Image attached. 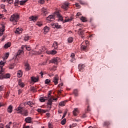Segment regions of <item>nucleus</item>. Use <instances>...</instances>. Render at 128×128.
<instances>
[{
  "instance_id": "obj_1",
  "label": "nucleus",
  "mask_w": 128,
  "mask_h": 128,
  "mask_svg": "<svg viewBox=\"0 0 128 128\" xmlns=\"http://www.w3.org/2000/svg\"><path fill=\"white\" fill-rule=\"evenodd\" d=\"M10 20V22H14L13 24L16 26V22H18V20H20V15L17 13L13 14L11 16Z\"/></svg>"
},
{
  "instance_id": "obj_2",
  "label": "nucleus",
  "mask_w": 128,
  "mask_h": 128,
  "mask_svg": "<svg viewBox=\"0 0 128 128\" xmlns=\"http://www.w3.org/2000/svg\"><path fill=\"white\" fill-rule=\"evenodd\" d=\"M60 62V58L58 57L54 58L50 60V62L54 64H58Z\"/></svg>"
},
{
  "instance_id": "obj_3",
  "label": "nucleus",
  "mask_w": 128,
  "mask_h": 128,
  "mask_svg": "<svg viewBox=\"0 0 128 128\" xmlns=\"http://www.w3.org/2000/svg\"><path fill=\"white\" fill-rule=\"evenodd\" d=\"M54 16L51 14L46 18V20L47 22H50L54 21Z\"/></svg>"
},
{
  "instance_id": "obj_4",
  "label": "nucleus",
  "mask_w": 128,
  "mask_h": 128,
  "mask_svg": "<svg viewBox=\"0 0 128 128\" xmlns=\"http://www.w3.org/2000/svg\"><path fill=\"white\" fill-rule=\"evenodd\" d=\"M55 14H56V16H57L58 18V20H60V22H62V20H64V19L62 18V15H60V12H54Z\"/></svg>"
},
{
  "instance_id": "obj_5",
  "label": "nucleus",
  "mask_w": 128,
  "mask_h": 128,
  "mask_svg": "<svg viewBox=\"0 0 128 128\" xmlns=\"http://www.w3.org/2000/svg\"><path fill=\"white\" fill-rule=\"evenodd\" d=\"M53 82H54V84L56 85L58 84V75H56L52 80Z\"/></svg>"
},
{
  "instance_id": "obj_6",
  "label": "nucleus",
  "mask_w": 128,
  "mask_h": 128,
  "mask_svg": "<svg viewBox=\"0 0 128 128\" xmlns=\"http://www.w3.org/2000/svg\"><path fill=\"white\" fill-rule=\"evenodd\" d=\"M48 102H54V100H58V98H54V96H50V93L48 94Z\"/></svg>"
},
{
  "instance_id": "obj_7",
  "label": "nucleus",
  "mask_w": 128,
  "mask_h": 128,
  "mask_svg": "<svg viewBox=\"0 0 128 128\" xmlns=\"http://www.w3.org/2000/svg\"><path fill=\"white\" fill-rule=\"evenodd\" d=\"M51 25L52 28H62V26L60 25H58V23H52Z\"/></svg>"
},
{
  "instance_id": "obj_8",
  "label": "nucleus",
  "mask_w": 128,
  "mask_h": 128,
  "mask_svg": "<svg viewBox=\"0 0 128 128\" xmlns=\"http://www.w3.org/2000/svg\"><path fill=\"white\" fill-rule=\"evenodd\" d=\"M18 60H15V62L13 64H10L9 65V68L10 70H12L14 68V66H16V64H18Z\"/></svg>"
},
{
  "instance_id": "obj_9",
  "label": "nucleus",
  "mask_w": 128,
  "mask_h": 128,
  "mask_svg": "<svg viewBox=\"0 0 128 128\" xmlns=\"http://www.w3.org/2000/svg\"><path fill=\"white\" fill-rule=\"evenodd\" d=\"M85 66H86L84 64H80L78 67L79 72H84V70Z\"/></svg>"
},
{
  "instance_id": "obj_10",
  "label": "nucleus",
  "mask_w": 128,
  "mask_h": 128,
  "mask_svg": "<svg viewBox=\"0 0 128 128\" xmlns=\"http://www.w3.org/2000/svg\"><path fill=\"white\" fill-rule=\"evenodd\" d=\"M20 114H22V116H28V110H22L20 112Z\"/></svg>"
},
{
  "instance_id": "obj_11",
  "label": "nucleus",
  "mask_w": 128,
  "mask_h": 128,
  "mask_svg": "<svg viewBox=\"0 0 128 128\" xmlns=\"http://www.w3.org/2000/svg\"><path fill=\"white\" fill-rule=\"evenodd\" d=\"M30 64L26 63L25 64V70H26V72H28L30 70Z\"/></svg>"
},
{
  "instance_id": "obj_12",
  "label": "nucleus",
  "mask_w": 128,
  "mask_h": 128,
  "mask_svg": "<svg viewBox=\"0 0 128 128\" xmlns=\"http://www.w3.org/2000/svg\"><path fill=\"white\" fill-rule=\"evenodd\" d=\"M6 60H1L0 62V68H1V70H2V68H4V64H6Z\"/></svg>"
},
{
  "instance_id": "obj_13",
  "label": "nucleus",
  "mask_w": 128,
  "mask_h": 128,
  "mask_svg": "<svg viewBox=\"0 0 128 128\" xmlns=\"http://www.w3.org/2000/svg\"><path fill=\"white\" fill-rule=\"evenodd\" d=\"M30 20H33V22H36L38 20V16H31L29 17Z\"/></svg>"
},
{
  "instance_id": "obj_14",
  "label": "nucleus",
  "mask_w": 128,
  "mask_h": 128,
  "mask_svg": "<svg viewBox=\"0 0 128 128\" xmlns=\"http://www.w3.org/2000/svg\"><path fill=\"white\" fill-rule=\"evenodd\" d=\"M42 12L46 16V14H48V10L46 8H42Z\"/></svg>"
},
{
  "instance_id": "obj_15",
  "label": "nucleus",
  "mask_w": 128,
  "mask_h": 128,
  "mask_svg": "<svg viewBox=\"0 0 128 128\" xmlns=\"http://www.w3.org/2000/svg\"><path fill=\"white\" fill-rule=\"evenodd\" d=\"M8 56H10V52H6L4 54V56H2V58L4 60H8Z\"/></svg>"
},
{
  "instance_id": "obj_16",
  "label": "nucleus",
  "mask_w": 128,
  "mask_h": 128,
  "mask_svg": "<svg viewBox=\"0 0 128 128\" xmlns=\"http://www.w3.org/2000/svg\"><path fill=\"white\" fill-rule=\"evenodd\" d=\"M43 31L44 34H46L50 32V28L48 26H45L43 29Z\"/></svg>"
},
{
  "instance_id": "obj_17",
  "label": "nucleus",
  "mask_w": 128,
  "mask_h": 128,
  "mask_svg": "<svg viewBox=\"0 0 128 128\" xmlns=\"http://www.w3.org/2000/svg\"><path fill=\"white\" fill-rule=\"evenodd\" d=\"M68 2H65L64 4L62 6V8H64V10H68Z\"/></svg>"
},
{
  "instance_id": "obj_18",
  "label": "nucleus",
  "mask_w": 128,
  "mask_h": 128,
  "mask_svg": "<svg viewBox=\"0 0 128 128\" xmlns=\"http://www.w3.org/2000/svg\"><path fill=\"white\" fill-rule=\"evenodd\" d=\"M10 46H12V43H10V42H8L4 45V48H10Z\"/></svg>"
},
{
  "instance_id": "obj_19",
  "label": "nucleus",
  "mask_w": 128,
  "mask_h": 128,
  "mask_svg": "<svg viewBox=\"0 0 128 128\" xmlns=\"http://www.w3.org/2000/svg\"><path fill=\"white\" fill-rule=\"evenodd\" d=\"M56 51L55 50H52L51 51H48L46 52L47 54H56Z\"/></svg>"
},
{
  "instance_id": "obj_20",
  "label": "nucleus",
  "mask_w": 128,
  "mask_h": 128,
  "mask_svg": "<svg viewBox=\"0 0 128 128\" xmlns=\"http://www.w3.org/2000/svg\"><path fill=\"white\" fill-rule=\"evenodd\" d=\"M17 76L18 78H22V71L19 70L17 72Z\"/></svg>"
},
{
  "instance_id": "obj_21",
  "label": "nucleus",
  "mask_w": 128,
  "mask_h": 128,
  "mask_svg": "<svg viewBox=\"0 0 128 128\" xmlns=\"http://www.w3.org/2000/svg\"><path fill=\"white\" fill-rule=\"evenodd\" d=\"M24 52L22 50H19L18 52V54L16 56H16H22L24 54Z\"/></svg>"
},
{
  "instance_id": "obj_22",
  "label": "nucleus",
  "mask_w": 128,
  "mask_h": 128,
  "mask_svg": "<svg viewBox=\"0 0 128 128\" xmlns=\"http://www.w3.org/2000/svg\"><path fill=\"white\" fill-rule=\"evenodd\" d=\"M48 100V98L47 97H40V101L41 102H46V100Z\"/></svg>"
},
{
  "instance_id": "obj_23",
  "label": "nucleus",
  "mask_w": 128,
  "mask_h": 128,
  "mask_svg": "<svg viewBox=\"0 0 128 128\" xmlns=\"http://www.w3.org/2000/svg\"><path fill=\"white\" fill-rule=\"evenodd\" d=\"M78 108H76L73 111V114L75 116H78Z\"/></svg>"
},
{
  "instance_id": "obj_24",
  "label": "nucleus",
  "mask_w": 128,
  "mask_h": 128,
  "mask_svg": "<svg viewBox=\"0 0 128 128\" xmlns=\"http://www.w3.org/2000/svg\"><path fill=\"white\" fill-rule=\"evenodd\" d=\"M4 26H2V28H0V36H2L4 34Z\"/></svg>"
},
{
  "instance_id": "obj_25",
  "label": "nucleus",
  "mask_w": 128,
  "mask_h": 128,
  "mask_svg": "<svg viewBox=\"0 0 128 128\" xmlns=\"http://www.w3.org/2000/svg\"><path fill=\"white\" fill-rule=\"evenodd\" d=\"M25 122H28V124H31L32 123V118L30 117H28L25 119Z\"/></svg>"
},
{
  "instance_id": "obj_26",
  "label": "nucleus",
  "mask_w": 128,
  "mask_h": 128,
  "mask_svg": "<svg viewBox=\"0 0 128 128\" xmlns=\"http://www.w3.org/2000/svg\"><path fill=\"white\" fill-rule=\"evenodd\" d=\"M22 32V29L21 28H18L15 31V33L18 34H21Z\"/></svg>"
},
{
  "instance_id": "obj_27",
  "label": "nucleus",
  "mask_w": 128,
  "mask_h": 128,
  "mask_svg": "<svg viewBox=\"0 0 128 128\" xmlns=\"http://www.w3.org/2000/svg\"><path fill=\"white\" fill-rule=\"evenodd\" d=\"M31 80L32 82H38V78H36V77H31Z\"/></svg>"
},
{
  "instance_id": "obj_28",
  "label": "nucleus",
  "mask_w": 128,
  "mask_h": 128,
  "mask_svg": "<svg viewBox=\"0 0 128 128\" xmlns=\"http://www.w3.org/2000/svg\"><path fill=\"white\" fill-rule=\"evenodd\" d=\"M72 18H68V17H66L64 22H72Z\"/></svg>"
},
{
  "instance_id": "obj_29",
  "label": "nucleus",
  "mask_w": 128,
  "mask_h": 128,
  "mask_svg": "<svg viewBox=\"0 0 128 128\" xmlns=\"http://www.w3.org/2000/svg\"><path fill=\"white\" fill-rule=\"evenodd\" d=\"M17 112H18V114H20V112H22V110H24L22 109V107H20V106H18V108H17Z\"/></svg>"
},
{
  "instance_id": "obj_30",
  "label": "nucleus",
  "mask_w": 128,
  "mask_h": 128,
  "mask_svg": "<svg viewBox=\"0 0 128 128\" xmlns=\"http://www.w3.org/2000/svg\"><path fill=\"white\" fill-rule=\"evenodd\" d=\"M42 50H39L38 52H32V54H42Z\"/></svg>"
},
{
  "instance_id": "obj_31",
  "label": "nucleus",
  "mask_w": 128,
  "mask_h": 128,
  "mask_svg": "<svg viewBox=\"0 0 128 128\" xmlns=\"http://www.w3.org/2000/svg\"><path fill=\"white\" fill-rule=\"evenodd\" d=\"M18 84L20 86V88H24V84L22 82V80H20L18 81Z\"/></svg>"
},
{
  "instance_id": "obj_32",
  "label": "nucleus",
  "mask_w": 128,
  "mask_h": 128,
  "mask_svg": "<svg viewBox=\"0 0 128 128\" xmlns=\"http://www.w3.org/2000/svg\"><path fill=\"white\" fill-rule=\"evenodd\" d=\"M2 72H4V70H1L0 71V80H4V76L2 74Z\"/></svg>"
},
{
  "instance_id": "obj_33",
  "label": "nucleus",
  "mask_w": 128,
  "mask_h": 128,
  "mask_svg": "<svg viewBox=\"0 0 128 128\" xmlns=\"http://www.w3.org/2000/svg\"><path fill=\"white\" fill-rule=\"evenodd\" d=\"M30 38V36L26 35L24 36V42H28Z\"/></svg>"
},
{
  "instance_id": "obj_34",
  "label": "nucleus",
  "mask_w": 128,
  "mask_h": 128,
  "mask_svg": "<svg viewBox=\"0 0 128 128\" xmlns=\"http://www.w3.org/2000/svg\"><path fill=\"white\" fill-rule=\"evenodd\" d=\"M8 112L11 113L12 112V106H10L8 108Z\"/></svg>"
},
{
  "instance_id": "obj_35",
  "label": "nucleus",
  "mask_w": 128,
  "mask_h": 128,
  "mask_svg": "<svg viewBox=\"0 0 128 128\" xmlns=\"http://www.w3.org/2000/svg\"><path fill=\"white\" fill-rule=\"evenodd\" d=\"M22 48H26L27 50H30V46H22Z\"/></svg>"
},
{
  "instance_id": "obj_36",
  "label": "nucleus",
  "mask_w": 128,
  "mask_h": 128,
  "mask_svg": "<svg viewBox=\"0 0 128 128\" xmlns=\"http://www.w3.org/2000/svg\"><path fill=\"white\" fill-rule=\"evenodd\" d=\"M66 101H62L60 102L59 103V106H66Z\"/></svg>"
},
{
  "instance_id": "obj_37",
  "label": "nucleus",
  "mask_w": 128,
  "mask_h": 128,
  "mask_svg": "<svg viewBox=\"0 0 128 128\" xmlns=\"http://www.w3.org/2000/svg\"><path fill=\"white\" fill-rule=\"evenodd\" d=\"M28 0H22L20 1V6H24V3L28 2Z\"/></svg>"
},
{
  "instance_id": "obj_38",
  "label": "nucleus",
  "mask_w": 128,
  "mask_h": 128,
  "mask_svg": "<svg viewBox=\"0 0 128 128\" xmlns=\"http://www.w3.org/2000/svg\"><path fill=\"white\" fill-rule=\"evenodd\" d=\"M52 48H58V42H54L53 43Z\"/></svg>"
},
{
  "instance_id": "obj_39",
  "label": "nucleus",
  "mask_w": 128,
  "mask_h": 128,
  "mask_svg": "<svg viewBox=\"0 0 128 128\" xmlns=\"http://www.w3.org/2000/svg\"><path fill=\"white\" fill-rule=\"evenodd\" d=\"M42 51L43 52H45V54H46V52H48V49H46V47H42Z\"/></svg>"
},
{
  "instance_id": "obj_40",
  "label": "nucleus",
  "mask_w": 128,
  "mask_h": 128,
  "mask_svg": "<svg viewBox=\"0 0 128 128\" xmlns=\"http://www.w3.org/2000/svg\"><path fill=\"white\" fill-rule=\"evenodd\" d=\"M0 8H2V10H2L3 12H6V9H4V8H6V6H4V4H0Z\"/></svg>"
},
{
  "instance_id": "obj_41",
  "label": "nucleus",
  "mask_w": 128,
  "mask_h": 128,
  "mask_svg": "<svg viewBox=\"0 0 128 128\" xmlns=\"http://www.w3.org/2000/svg\"><path fill=\"white\" fill-rule=\"evenodd\" d=\"M26 104H28V106H32L34 104V102L29 101L26 102Z\"/></svg>"
},
{
  "instance_id": "obj_42",
  "label": "nucleus",
  "mask_w": 128,
  "mask_h": 128,
  "mask_svg": "<svg viewBox=\"0 0 128 128\" xmlns=\"http://www.w3.org/2000/svg\"><path fill=\"white\" fill-rule=\"evenodd\" d=\"M68 42L70 44V42H72L74 39L70 37L68 38Z\"/></svg>"
},
{
  "instance_id": "obj_43",
  "label": "nucleus",
  "mask_w": 128,
  "mask_h": 128,
  "mask_svg": "<svg viewBox=\"0 0 128 128\" xmlns=\"http://www.w3.org/2000/svg\"><path fill=\"white\" fill-rule=\"evenodd\" d=\"M66 119L64 118V120H62L61 122V124L64 126V124H66Z\"/></svg>"
},
{
  "instance_id": "obj_44",
  "label": "nucleus",
  "mask_w": 128,
  "mask_h": 128,
  "mask_svg": "<svg viewBox=\"0 0 128 128\" xmlns=\"http://www.w3.org/2000/svg\"><path fill=\"white\" fill-rule=\"evenodd\" d=\"M80 20L82 22H86V18L85 17L82 16L80 18Z\"/></svg>"
},
{
  "instance_id": "obj_45",
  "label": "nucleus",
  "mask_w": 128,
  "mask_h": 128,
  "mask_svg": "<svg viewBox=\"0 0 128 128\" xmlns=\"http://www.w3.org/2000/svg\"><path fill=\"white\" fill-rule=\"evenodd\" d=\"M4 78H10V74H7L5 76H4Z\"/></svg>"
},
{
  "instance_id": "obj_46",
  "label": "nucleus",
  "mask_w": 128,
  "mask_h": 128,
  "mask_svg": "<svg viewBox=\"0 0 128 128\" xmlns=\"http://www.w3.org/2000/svg\"><path fill=\"white\" fill-rule=\"evenodd\" d=\"M6 2H8L10 4H14V0H6Z\"/></svg>"
},
{
  "instance_id": "obj_47",
  "label": "nucleus",
  "mask_w": 128,
  "mask_h": 128,
  "mask_svg": "<svg viewBox=\"0 0 128 128\" xmlns=\"http://www.w3.org/2000/svg\"><path fill=\"white\" fill-rule=\"evenodd\" d=\"M38 112H46V110H42L40 108H38Z\"/></svg>"
},
{
  "instance_id": "obj_48",
  "label": "nucleus",
  "mask_w": 128,
  "mask_h": 128,
  "mask_svg": "<svg viewBox=\"0 0 128 128\" xmlns=\"http://www.w3.org/2000/svg\"><path fill=\"white\" fill-rule=\"evenodd\" d=\"M81 50H86V46H84V45L81 46Z\"/></svg>"
},
{
  "instance_id": "obj_49",
  "label": "nucleus",
  "mask_w": 128,
  "mask_h": 128,
  "mask_svg": "<svg viewBox=\"0 0 128 128\" xmlns=\"http://www.w3.org/2000/svg\"><path fill=\"white\" fill-rule=\"evenodd\" d=\"M36 26H42V22H38L36 23Z\"/></svg>"
},
{
  "instance_id": "obj_50",
  "label": "nucleus",
  "mask_w": 128,
  "mask_h": 128,
  "mask_svg": "<svg viewBox=\"0 0 128 128\" xmlns=\"http://www.w3.org/2000/svg\"><path fill=\"white\" fill-rule=\"evenodd\" d=\"M50 80L49 79H46L45 80V84H50Z\"/></svg>"
},
{
  "instance_id": "obj_51",
  "label": "nucleus",
  "mask_w": 128,
  "mask_h": 128,
  "mask_svg": "<svg viewBox=\"0 0 128 128\" xmlns=\"http://www.w3.org/2000/svg\"><path fill=\"white\" fill-rule=\"evenodd\" d=\"M38 4H44V0H40L38 2Z\"/></svg>"
},
{
  "instance_id": "obj_52",
  "label": "nucleus",
  "mask_w": 128,
  "mask_h": 128,
  "mask_svg": "<svg viewBox=\"0 0 128 128\" xmlns=\"http://www.w3.org/2000/svg\"><path fill=\"white\" fill-rule=\"evenodd\" d=\"M70 58H72V60H74V54L72 53L71 54Z\"/></svg>"
},
{
  "instance_id": "obj_53",
  "label": "nucleus",
  "mask_w": 128,
  "mask_h": 128,
  "mask_svg": "<svg viewBox=\"0 0 128 128\" xmlns=\"http://www.w3.org/2000/svg\"><path fill=\"white\" fill-rule=\"evenodd\" d=\"M108 124H110V122H104V126H108Z\"/></svg>"
},
{
  "instance_id": "obj_54",
  "label": "nucleus",
  "mask_w": 128,
  "mask_h": 128,
  "mask_svg": "<svg viewBox=\"0 0 128 128\" xmlns=\"http://www.w3.org/2000/svg\"><path fill=\"white\" fill-rule=\"evenodd\" d=\"M76 126V124H73L72 125L70 126V128H74V127Z\"/></svg>"
},
{
  "instance_id": "obj_55",
  "label": "nucleus",
  "mask_w": 128,
  "mask_h": 128,
  "mask_svg": "<svg viewBox=\"0 0 128 128\" xmlns=\"http://www.w3.org/2000/svg\"><path fill=\"white\" fill-rule=\"evenodd\" d=\"M74 94H75V96H78V90H74Z\"/></svg>"
},
{
  "instance_id": "obj_56",
  "label": "nucleus",
  "mask_w": 128,
  "mask_h": 128,
  "mask_svg": "<svg viewBox=\"0 0 128 128\" xmlns=\"http://www.w3.org/2000/svg\"><path fill=\"white\" fill-rule=\"evenodd\" d=\"M66 112H65L63 114V116L62 117V118H66Z\"/></svg>"
},
{
  "instance_id": "obj_57",
  "label": "nucleus",
  "mask_w": 128,
  "mask_h": 128,
  "mask_svg": "<svg viewBox=\"0 0 128 128\" xmlns=\"http://www.w3.org/2000/svg\"><path fill=\"white\" fill-rule=\"evenodd\" d=\"M2 90H4V86H0V91L2 92Z\"/></svg>"
},
{
  "instance_id": "obj_58",
  "label": "nucleus",
  "mask_w": 128,
  "mask_h": 128,
  "mask_svg": "<svg viewBox=\"0 0 128 128\" xmlns=\"http://www.w3.org/2000/svg\"><path fill=\"white\" fill-rule=\"evenodd\" d=\"M49 102L48 103V104H49L50 106H52V101H48Z\"/></svg>"
},
{
  "instance_id": "obj_59",
  "label": "nucleus",
  "mask_w": 128,
  "mask_h": 128,
  "mask_svg": "<svg viewBox=\"0 0 128 128\" xmlns=\"http://www.w3.org/2000/svg\"><path fill=\"white\" fill-rule=\"evenodd\" d=\"M48 128H52V124L50 123H48Z\"/></svg>"
},
{
  "instance_id": "obj_60",
  "label": "nucleus",
  "mask_w": 128,
  "mask_h": 128,
  "mask_svg": "<svg viewBox=\"0 0 128 128\" xmlns=\"http://www.w3.org/2000/svg\"><path fill=\"white\" fill-rule=\"evenodd\" d=\"M54 68H52V70H56V66L53 67Z\"/></svg>"
},
{
  "instance_id": "obj_61",
  "label": "nucleus",
  "mask_w": 128,
  "mask_h": 128,
  "mask_svg": "<svg viewBox=\"0 0 128 128\" xmlns=\"http://www.w3.org/2000/svg\"><path fill=\"white\" fill-rule=\"evenodd\" d=\"M77 16H82V14L80 12L77 13L76 14Z\"/></svg>"
},
{
  "instance_id": "obj_62",
  "label": "nucleus",
  "mask_w": 128,
  "mask_h": 128,
  "mask_svg": "<svg viewBox=\"0 0 128 128\" xmlns=\"http://www.w3.org/2000/svg\"><path fill=\"white\" fill-rule=\"evenodd\" d=\"M64 86V84H62V83H61L60 84H59L58 85V86Z\"/></svg>"
},
{
  "instance_id": "obj_63",
  "label": "nucleus",
  "mask_w": 128,
  "mask_h": 128,
  "mask_svg": "<svg viewBox=\"0 0 128 128\" xmlns=\"http://www.w3.org/2000/svg\"><path fill=\"white\" fill-rule=\"evenodd\" d=\"M4 18V14H0V18Z\"/></svg>"
},
{
  "instance_id": "obj_64",
  "label": "nucleus",
  "mask_w": 128,
  "mask_h": 128,
  "mask_svg": "<svg viewBox=\"0 0 128 128\" xmlns=\"http://www.w3.org/2000/svg\"><path fill=\"white\" fill-rule=\"evenodd\" d=\"M6 128H10V124L6 125Z\"/></svg>"
}]
</instances>
